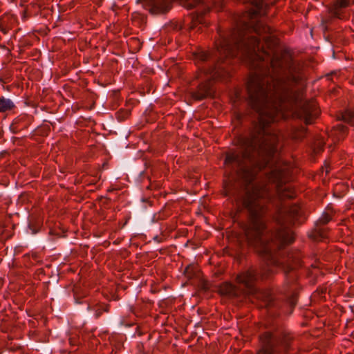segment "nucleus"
Returning a JSON list of instances; mask_svg holds the SVG:
<instances>
[{
  "instance_id": "5",
  "label": "nucleus",
  "mask_w": 354,
  "mask_h": 354,
  "mask_svg": "<svg viewBox=\"0 0 354 354\" xmlns=\"http://www.w3.org/2000/svg\"><path fill=\"white\" fill-rule=\"evenodd\" d=\"M270 170V179L280 184L282 179L286 176L289 167L281 160H273L267 163Z\"/></svg>"
},
{
  "instance_id": "6",
  "label": "nucleus",
  "mask_w": 354,
  "mask_h": 354,
  "mask_svg": "<svg viewBox=\"0 0 354 354\" xmlns=\"http://www.w3.org/2000/svg\"><path fill=\"white\" fill-rule=\"evenodd\" d=\"M255 279L256 274L254 270H247L237 277L238 282L248 289V293L254 292L253 283Z\"/></svg>"
},
{
  "instance_id": "12",
  "label": "nucleus",
  "mask_w": 354,
  "mask_h": 354,
  "mask_svg": "<svg viewBox=\"0 0 354 354\" xmlns=\"http://www.w3.org/2000/svg\"><path fill=\"white\" fill-rule=\"evenodd\" d=\"M346 132V128L342 124H339L337 127V128L334 130L335 136L337 137L338 139L343 137Z\"/></svg>"
},
{
  "instance_id": "14",
  "label": "nucleus",
  "mask_w": 354,
  "mask_h": 354,
  "mask_svg": "<svg viewBox=\"0 0 354 354\" xmlns=\"http://www.w3.org/2000/svg\"><path fill=\"white\" fill-rule=\"evenodd\" d=\"M280 189V192H283V195L286 197H292L293 194L290 190V187L285 186L284 187H281Z\"/></svg>"
},
{
  "instance_id": "8",
  "label": "nucleus",
  "mask_w": 354,
  "mask_h": 354,
  "mask_svg": "<svg viewBox=\"0 0 354 354\" xmlns=\"http://www.w3.org/2000/svg\"><path fill=\"white\" fill-rule=\"evenodd\" d=\"M225 164L226 165L234 164L236 167H240L241 165V158L237 154H228L226 156Z\"/></svg>"
},
{
  "instance_id": "19",
  "label": "nucleus",
  "mask_w": 354,
  "mask_h": 354,
  "mask_svg": "<svg viewBox=\"0 0 354 354\" xmlns=\"http://www.w3.org/2000/svg\"><path fill=\"white\" fill-rule=\"evenodd\" d=\"M190 6H194V4H192V3H190Z\"/></svg>"
},
{
  "instance_id": "13",
  "label": "nucleus",
  "mask_w": 354,
  "mask_h": 354,
  "mask_svg": "<svg viewBox=\"0 0 354 354\" xmlns=\"http://www.w3.org/2000/svg\"><path fill=\"white\" fill-rule=\"evenodd\" d=\"M354 113L351 111H346L344 113H342L341 115V119L344 122H348L353 117Z\"/></svg>"
},
{
  "instance_id": "9",
  "label": "nucleus",
  "mask_w": 354,
  "mask_h": 354,
  "mask_svg": "<svg viewBox=\"0 0 354 354\" xmlns=\"http://www.w3.org/2000/svg\"><path fill=\"white\" fill-rule=\"evenodd\" d=\"M300 208L296 205H288L286 207L284 214L286 216L295 217L299 213Z\"/></svg>"
},
{
  "instance_id": "3",
  "label": "nucleus",
  "mask_w": 354,
  "mask_h": 354,
  "mask_svg": "<svg viewBox=\"0 0 354 354\" xmlns=\"http://www.w3.org/2000/svg\"><path fill=\"white\" fill-rule=\"evenodd\" d=\"M270 31L268 27L257 28L256 32L262 37L264 44L260 46L259 40L253 38L244 50V56L247 62L252 64H257L259 67L270 66L274 69L278 64V56L272 49L274 44L270 41L272 38Z\"/></svg>"
},
{
  "instance_id": "10",
  "label": "nucleus",
  "mask_w": 354,
  "mask_h": 354,
  "mask_svg": "<svg viewBox=\"0 0 354 354\" xmlns=\"http://www.w3.org/2000/svg\"><path fill=\"white\" fill-rule=\"evenodd\" d=\"M12 102L9 99L2 98L0 100V111H6L13 107Z\"/></svg>"
},
{
  "instance_id": "1",
  "label": "nucleus",
  "mask_w": 354,
  "mask_h": 354,
  "mask_svg": "<svg viewBox=\"0 0 354 354\" xmlns=\"http://www.w3.org/2000/svg\"><path fill=\"white\" fill-rule=\"evenodd\" d=\"M248 92L251 105L261 115H268L269 120L272 121L274 120V114L282 115L279 86L272 85L268 80L255 75L248 82Z\"/></svg>"
},
{
  "instance_id": "18",
  "label": "nucleus",
  "mask_w": 354,
  "mask_h": 354,
  "mask_svg": "<svg viewBox=\"0 0 354 354\" xmlns=\"http://www.w3.org/2000/svg\"><path fill=\"white\" fill-rule=\"evenodd\" d=\"M201 59H205V55H201Z\"/></svg>"
},
{
  "instance_id": "16",
  "label": "nucleus",
  "mask_w": 354,
  "mask_h": 354,
  "mask_svg": "<svg viewBox=\"0 0 354 354\" xmlns=\"http://www.w3.org/2000/svg\"><path fill=\"white\" fill-rule=\"evenodd\" d=\"M330 220V218L326 216L321 219V222L323 223H326Z\"/></svg>"
},
{
  "instance_id": "11",
  "label": "nucleus",
  "mask_w": 354,
  "mask_h": 354,
  "mask_svg": "<svg viewBox=\"0 0 354 354\" xmlns=\"http://www.w3.org/2000/svg\"><path fill=\"white\" fill-rule=\"evenodd\" d=\"M221 292L223 295H235V287L232 284L227 283L221 289Z\"/></svg>"
},
{
  "instance_id": "4",
  "label": "nucleus",
  "mask_w": 354,
  "mask_h": 354,
  "mask_svg": "<svg viewBox=\"0 0 354 354\" xmlns=\"http://www.w3.org/2000/svg\"><path fill=\"white\" fill-rule=\"evenodd\" d=\"M276 142V135L266 129V122L262 120L258 138L250 142L249 147L253 149H260L270 156L274 150Z\"/></svg>"
},
{
  "instance_id": "7",
  "label": "nucleus",
  "mask_w": 354,
  "mask_h": 354,
  "mask_svg": "<svg viewBox=\"0 0 354 354\" xmlns=\"http://www.w3.org/2000/svg\"><path fill=\"white\" fill-rule=\"evenodd\" d=\"M348 0H337L330 9V12L334 17L340 18L339 10L348 6Z\"/></svg>"
},
{
  "instance_id": "17",
  "label": "nucleus",
  "mask_w": 354,
  "mask_h": 354,
  "mask_svg": "<svg viewBox=\"0 0 354 354\" xmlns=\"http://www.w3.org/2000/svg\"><path fill=\"white\" fill-rule=\"evenodd\" d=\"M290 81L297 82V78H296V77H295V76H292V77H291V80H290Z\"/></svg>"
},
{
  "instance_id": "2",
  "label": "nucleus",
  "mask_w": 354,
  "mask_h": 354,
  "mask_svg": "<svg viewBox=\"0 0 354 354\" xmlns=\"http://www.w3.org/2000/svg\"><path fill=\"white\" fill-rule=\"evenodd\" d=\"M255 197V196H248L243 202L245 206L249 209L251 213L250 223L244 230L247 241L259 248L260 252L264 253L268 252L272 243L278 245L279 243H291L292 237L288 232H281L276 235L274 239L263 234L264 223L259 213L257 212L256 207H259L256 203Z\"/></svg>"
},
{
  "instance_id": "15",
  "label": "nucleus",
  "mask_w": 354,
  "mask_h": 354,
  "mask_svg": "<svg viewBox=\"0 0 354 354\" xmlns=\"http://www.w3.org/2000/svg\"><path fill=\"white\" fill-rule=\"evenodd\" d=\"M259 354H272V353L271 348L268 346L260 351Z\"/></svg>"
}]
</instances>
